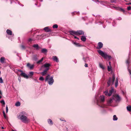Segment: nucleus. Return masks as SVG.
<instances>
[{"label":"nucleus","mask_w":131,"mask_h":131,"mask_svg":"<svg viewBox=\"0 0 131 131\" xmlns=\"http://www.w3.org/2000/svg\"><path fill=\"white\" fill-rule=\"evenodd\" d=\"M27 116V114L26 112L23 111L20 113L18 118L23 123H28L29 121Z\"/></svg>","instance_id":"obj_1"},{"label":"nucleus","mask_w":131,"mask_h":131,"mask_svg":"<svg viewBox=\"0 0 131 131\" xmlns=\"http://www.w3.org/2000/svg\"><path fill=\"white\" fill-rule=\"evenodd\" d=\"M99 98V100H98L97 98H96L97 101V104L100 107L102 108L106 107V105L103 104L105 100L104 96H101Z\"/></svg>","instance_id":"obj_2"},{"label":"nucleus","mask_w":131,"mask_h":131,"mask_svg":"<svg viewBox=\"0 0 131 131\" xmlns=\"http://www.w3.org/2000/svg\"><path fill=\"white\" fill-rule=\"evenodd\" d=\"M53 78V75L50 76V75L48 74L46 77L45 80V82H47L50 85H52L54 82Z\"/></svg>","instance_id":"obj_3"},{"label":"nucleus","mask_w":131,"mask_h":131,"mask_svg":"<svg viewBox=\"0 0 131 131\" xmlns=\"http://www.w3.org/2000/svg\"><path fill=\"white\" fill-rule=\"evenodd\" d=\"M115 75L114 74H113L112 75V78L110 77L109 80L107 82L108 86H109L110 85L111 82H112L113 84V83L115 81Z\"/></svg>","instance_id":"obj_4"},{"label":"nucleus","mask_w":131,"mask_h":131,"mask_svg":"<svg viewBox=\"0 0 131 131\" xmlns=\"http://www.w3.org/2000/svg\"><path fill=\"white\" fill-rule=\"evenodd\" d=\"M97 51L99 54L103 57H111V56L107 55L105 52H104L100 50Z\"/></svg>","instance_id":"obj_5"},{"label":"nucleus","mask_w":131,"mask_h":131,"mask_svg":"<svg viewBox=\"0 0 131 131\" xmlns=\"http://www.w3.org/2000/svg\"><path fill=\"white\" fill-rule=\"evenodd\" d=\"M50 65L49 63H46L42 66V68H45V70L47 69L48 71L49 69V67Z\"/></svg>","instance_id":"obj_6"},{"label":"nucleus","mask_w":131,"mask_h":131,"mask_svg":"<svg viewBox=\"0 0 131 131\" xmlns=\"http://www.w3.org/2000/svg\"><path fill=\"white\" fill-rule=\"evenodd\" d=\"M114 95H113L107 101V104L108 105H111V104L113 102V100H114Z\"/></svg>","instance_id":"obj_7"},{"label":"nucleus","mask_w":131,"mask_h":131,"mask_svg":"<svg viewBox=\"0 0 131 131\" xmlns=\"http://www.w3.org/2000/svg\"><path fill=\"white\" fill-rule=\"evenodd\" d=\"M114 100H115L116 102L119 101L120 100L121 98L118 94L116 96H114Z\"/></svg>","instance_id":"obj_8"},{"label":"nucleus","mask_w":131,"mask_h":131,"mask_svg":"<svg viewBox=\"0 0 131 131\" xmlns=\"http://www.w3.org/2000/svg\"><path fill=\"white\" fill-rule=\"evenodd\" d=\"M103 44L101 42H99L98 43V46L96 47V48L97 49H100L103 46Z\"/></svg>","instance_id":"obj_9"},{"label":"nucleus","mask_w":131,"mask_h":131,"mask_svg":"<svg viewBox=\"0 0 131 131\" xmlns=\"http://www.w3.org/2000/svg\"><path fill=\"white\" fill-rule=\"evenodd\" d=\"M77 32V35L79 36L80 35H84V32L82 30H77L76 31Z\"/></svg>","instance_id":"obj_10"},{"label":"nucleus","mask_w":131,"mask_h":131,"mask_svg":"<svg viewBox=\"0 0 131 131\" xmlns=\"http://www.w3.org/2000/svg\"><path fill=\"white\" fill-rule=\"evenodd\" d=\"M20 76L24 78H28V75L24 72L21 73L20 74Z\"/></svg>","instance_id":"obj_11"},{"label":"nucleus","mask_w":131,"mask_h":131,"mask_svg":"<svg viewBox=\"0 0 131 131\" xmlns=\"http://www.w3.org/2000/svg\"><path fill=\"white\" fill-rule=\"evenodd\" d=\"M27 66L30 69H33L34 66V64L31 65L29 63H28L27 64Z\"/></svg>","instance_id":"obj_12"},{"label":"nucleus","mask_w":131,"mask_h":131,"mask_svg":"<svg viewBox=\"0 0 131 131\" xmlns=\"http://www.w3.org/2000/svg\"><path fill=\"white\" fill-rule=\"evenodd\" d=\"M43 30L47 32H51V30L48 27H47L44 28L43 29Z\"/></svg>","instance_id":"obj_13"},{"label":"nucleus","mask_w":131,"mask_h":131,"mask_svg":"<svg viewBox=\"0 0 131 131\" xmlns=\"http://www.w3.org/2000/svg\"><path fill=\"white\" fill-rule=\"evenodd\" d=\"M69 32L70 33V34L73 35V36H74V35H77V34L76 31H69Z\"/></svg>","instance_id":"obj_14"},{"label":"nucleus","mask_w":131,"mask_h":131,"mask_svg":"<svg viewBox=\"0 0 131 131\" xmlns=\"http://www.w3.org/2000/svg\"><path fill=\"white\" fill-rule=\"evenodd\" d=\"M47 52V50L45 48L42 49L41 51V52L44 54H46Z\"/></svg>","instance_id":"obj_15"},{"label":"nucleus","mask_w":131,"mask_h":131,"mask_svg":"<svg viewBox=\"0 0 131 131\" xmlns=\"http://www.w3.org/2000/svg\"><path fill=\"white\" fill-rule=\"evenodd\" d=\"M5 58H1L0 61L1 63L2 64L6 63Z\"/></svg>","instance_id":"obj_16"},{"label":"nucleus","mask_w":131,"mask_h":131,"mask_svg":"<svg viewBox=\"0 0 131 131\" xmlns=\"http://www.w3.org/2000/svg\"><path fill=\"white\" fill-rule=\"evenodd\" d=\"M47 122L48 124L51 125H52L53 124V122L50 119H48L47 120Z\"/></svg>","instance_id":"obj_17"},{"label":"nucleus","mask_w":131,"mask_h":131,"mask_svg":"<svg viewBox=\"0 0 131 131\" xmlns=\"http://www.w3.org/2000/svg\"><path fill=\"white\" fill-rule=\"evenodd\" d=\"M104 94L106 96H110L111 95L108 92V90H106L104 92Z\"/></svg>","instance_id":"obj_18"},{"label":"nucleus","mask_w":131,"mask_h":131,"mask_svg":"<svg viewBox=\"0 0 131 131\" xmlns=\"http://www.w3.org/2000/svg\"><path fill=\"white\" fill-rule=\"evenodd\" d=\"M89 58H83V60L85 62H88L90 61Z\"/></svg>","instance_id":"obj_19"},{"label":"nucleus","mask_w":131,"mask_h":131,"mask_svg":"<svg viewBox=\"0 0 131 131\" xmlns=\"http://www.w3.org/2000/svg\"><path fill=\"white\" fill-rule=\"evenodd\" d=\"M6 32L8 35H12V31L10 30H9L8 29H7L6 30Z\"/></svg>","instance_id":"obj_20"},{"label":"nucleus","mask_w":131,"mask_h":131,"mask_svg":"<svg viewBox=\"0 0 131 131\" xmlns=\"http://www.w3.org/2000/svg\"><path fill=\"white\" fill-rule=\"evenodd\" d=\"M47 69L45 70L44 71L41 72V74L42 75H45L47 73Z\"/></svg>","instance_id":"obj_21"},{"label":"nucleus","mask_w":131,"mask_h":131,"mask_svg":"<svg viewBox=\"0 0 131 131\" xmlns=\"http://www.w3.org/2000/svg\"><path fill=\"white\" fill-rule=\"evenodd\" d=\"M52 59L53 61L57 62H59V59L58 58H52Z\"/></svg>","instance_id":"obj_22"},{"label":"nucleus","mask_w":131,"mask_h":131,"mask_svg":"<svg viewBox=\"0 0 131 131\" xmlns=\"http://www.w3.org/2000/svg\"><path fill=\"white\" fill-rule=\"evenodd\" d=\"M86 39V37L84 36H82L81 38V40L83 41H85Z\"/></svg>","instance_id":"obj_23"},{"label":"nucleus","mask_w":131,"mask_h":131,"mask_svg":"<svg viewBox=\"0 0 131 131\" xmlns=\"http://www.w3.org/2000/svg\"><path fill=\"white\" fill-rule=\"evenodd\" d=\"M118 119L116 115H114L113 116V119L114 121H116Z\"/></svg>","instance_id":"obj_24"},{"label":"nucleus","mask_w":131,"mask_h":131,"mask_svg":"<svg viewBox=\"0 0 131 131\" xmlns=\"http://www.w3.org/2000/svg\"><path fill=\"white\" fill-rule=\"evenodd\" d=\"M114 91V89L112 88L111 90H110L109 91V93L110 94V95H111V94H112V92L113 91Z\"/></svg>","instance_id":"obj_25"},{"label":"nucleus","mask_w":131,"mask_h":131,"mask_svg":"<svg viewBox=\"0 0 131 131\" xmlns=\"http://www.w3.org/2000/svg\"><path fill=\"white\" fill-rule=\"evenodd\" d=\"M118 80L117 79V78L116 79V82L115 83V86L116 87L118 85Z\"/></svg>","instance_id":"obj_26"},{"label":"nucleus","mask_w":131,"mask_h":131,"mask_svg":"<svg viewBox=\"0 0 131 131\" xmlns=\"http://www.w3.org/2000/svg\"><path fill=\"white\" fill-rule=\"evenodd\" d=\"M20 105V103L19 102H17L15 104V105L16 106H19Z\"/></svg>","instance_id":"obj_27"},{"label":"nucleus","mask_w":131,"mask_h":131,"mask_svg":"<svg viewBox=\"0 0 131 131\" xmlns=\"http://www.w3.org/2000/svg\"><path fill=\"white\" fill-rule=\"evenodd\" d=\"M43 58H42L40 60L38 61L37 62V63L38 64H39L41 62H42V61H43Z\"/></svg>","instance_id":"obj_28"},{"label":"nucleus","mask_w":131,"mask_h":131,"mask_svg":"<svg viewBox=\"0 0 131 131\" xmlns=\"http://www.w3.org/2000/svg\"><path fill=\"white\" fill-rule=\"evenodd\" d=\"M33 47L35 48H36L37 49H38L39 48V46L38 44H35L34 45Z\"/></svg>","instance_id":"obj_29"},{"label":"nucleus","mask_w":131,"mask_h":131,"mask_svg":"<svg viewBox=\"0 0 131 131\" xmlns=\"http://www.w3.org/2000/svg\"><path fill=\"white\" fill-rule=\"evenodd\" d=\"M99 66H100V67L102 69H104V68L103 66V65L101 64V63H99Z\"/></svg>","instance_id":"obj_30"},{"label":"nucleus","mask_w":131,"mask_h":131,"mask_svg":"<svg viewBox=\"0 0 131 131\" xmlns=\"http://www.w3.org/2000/svg\"><path fill=\"white\" fill-rule=\"evenodd\" d=\"M127 110L129 111H131V106H127Z\"/></svg>","instance_id":"obj_31"},{"label":"nucleus","mask_w":131,"mask_h":131,"mask_svg":"<svg viewBox=\"0 0 131 131\" xmlns=\"http://www.w3.org/2000/svg\"><path fill=\"white\" fill-rule=\"evenodd\" d=\"M119 11L122 12L124 13H125V11L123 9L121 8H119Z\"/></svg>","instance_id":"obj_32"},{"label":"nucleus","mask_w":131,"mask_h":131,"mask_svg":"<svg viewBox=\"0 0 131 131\" xmlns=\"http://www.w3.org/2000/svg\"><path fill=\"white\" fill-rule=\"evenodd\" d=\"M108 70L109 71H110L111 70V66H108L107 67Z\"/></svg>","instance_id":"obj_33"},{"label":"nucleus","mask_w":131,"mask_h":131,"mask_svg":"<svg viewBox=\"0 0 131 131\" xmlns=\"http://www.w3.org/2000/svg\"><path fill=\"white\" fill-rule=\"evenodd\" d=\"M102 113L103 114H105L107 113V111L106 110L104 109L102 111Z\"/></svg>","instance_id":"obj_34"},{"label":"nucleus","mask_w":131,"mask_h":131,"mask_svg":"<svg viewBox=\"0 0 131 131\" xmlns=\"http://www.w3.org/2000/svg\"><path fill=\"white\" fill-rule=\"evenodd\" d=\"M53 28H58V25L56 24H54L53 25Z\"/></svg>","instance_id":"obj_35"},{"label":"nucleus","mask_w":131,"mask_h":131,"mask_svg":"<svg viewBox=\"0 0 131 131\" xmlns=\"http://www.w3.org/2000/svg\"><path fill=\"white\" fill-rule=\"evenodd\" d=\"M39 80L41 81H43L44 80V79L43 77H41L39 78Z\"/></svg>","instance_id":"obj_36"},{"label":"nucleus","mask_w":131,"mask_h":131,"mask_svg":"<svg viewBox=\"0 0 131 131\" xmlns=\"http://www.w3.org/2000/svg\"><path fill=\"white\" fill-rule=\"evenodd\" d=\"M0 102L1 103L3 104V105H5V103L4 100H2Z\"/></svg>","instance_id":"obj_37"},{"label":"nucleus","mask_w":131,"mask_h":131,"mask_svg":"<svg viewBox=\"0 0 131 131\" xmlns=\"http://www.w3.org/2000/svg\"><path fill=\"white\" fill-rule=\"evenodd\" d=\"M34 74V72L32 71L30 72L29 73V75L32 76Z\"/></svg>","instance_id":"obj_38"},{"label":"nucleus","mask_w":131,"mask_h":131,"mask_svg":"<svg viewBox=\"0 0 131 131\" xmlns=\"http://www.w3.org/2000/svg\"><path fill=\"white\" fill-rule=\"evenodd\" d=\"M21 48L22 49H25V47L23 45H21Z\"/></svg>","instance_id":"obj_39"},{"label":"nucleus","mask_w":131,"mask_h":131,"mask_svg":"<svg viewBox=\"0 0 131 131\" xmlns=\"http://www.w3.org/2000/svg\"><path fill=\"white\" fill-rule=\"evenodd\" d=\"M3 82V79H2V77L0 78V83H2Z\"/></svg>","instance_id":"obj_40"},{"label":"nucleus","mask_w":131,"mask_h":131,"mask_svg":"<svg viewBox=\"0 0 131 131\" xmlns=\"http://www.w3.org/2000/svg\"><path fill=\"white\" fill-rule=\"evenodd\" d=\"M131 9V7L130 6H129L127 8V9L128 10H130Z\"/></svg>","instance_id":"obj_41"},{"label":"nucleus","mask_w":131,"mask_h":131,"mask_svg":"<svg viewBox=\"0 0 131 131\" xmlns=\"http://www.w3.org/2000/svg\"><path fill=\"white\" fill-rule=\"evenodd\" d=\"M8 108L7 107V106L6 107V113H7L8 112Z\"/></svg>","instance_id":"obj_42"},{"label":"nucleus","mask_w":131,"mask_h":131,"mask_svg":"<svg viewBox=\"0 0 131 131\" xmlns=\"http://www.w3.org/2000/svg\"><path fill=\"white\" fill-rule=\"evenodd\" d=\"M32 40V39H31L30 38H29L28 40V41L29 42H31Z\"/></svg>","instance_id":"obj_43"},{"label":"nucleus","mask_w":131,"mask_h":131,"mask_svg":"<svg viewBox=\"0 0 131 131\" xmlns=\"http://www.w3.org/2000/svg\"><path fill=\"white\" fill-rule=\"evenodd\" d=\"M60 120L61 121H64V122H66V121H65L64 119V118H62V119H61V118L60 119Z\"/></svg>","instance_id":"obj_44"},{"label":"nucleus","mask_w":131,"mask_h":131,"mask_svg":"<svg viewBox=\"0 0 131 131\" xmlns=\"http://www.w3.org/2000/svg\"><path fill=\"white\" fill-rule=\"evenodd\" d=\"M84 66L85 67H88V64L87 63H85V65H84Z\"/></svg>","instance_id":"obj_45"},{"label":"nucleus","mask_w":131,"mask_h":131,"mask_svg":"<svg viewBox=\"0 0 131 131\" xmlns=\"http://www.w3.org/2000/svg\"><path fill=\"white\" fill-rule=\"evenodd\" d=\"M18 80L19 82L21 81V78L20 77H18Z\"/></svg>","instance_id":"obj_46"},{"label":"nucleus","mask_w":131,"mask_h":131,"mask_svg":"<svg viewBox=\"0 0 131 131\" xmlns=\"http://www.w3.org/2000/svg\"><path fill=\"white\" fill-rule=\"evenodd\" d=\"M74 62L75 63H77V61L76 59H74Z\"/></svg>","instance_id":"obj_47"},{"label":"nucleus","mask_w":131,"mask_h":131,"mask_svg":"<svg viewBox=\"0 0 131 131\" xmlns=\"http://www.w3.org/2000/svg\"><path fill=\"white\" fill-rule=\"evenodd\" d=\"M126 63L128 64H129V62L128 61V60H127L126 61Z\"/></svg>","instance_id":"obj_48"},{"label":"nucleus","mask_w":131,"mask_h":131,"mask_svg":"<svg viewBox=\"0 0 131 131\" xmlns=\"http://www.w3.org/2000/svg\"><path fill=\"white\" fill-rule=\"evenodd\" d=\"M18 71H19V72H21V73L23 72V71L22 70H18Z\"/></svg>","instance_id":"obj_49"},{"label":"nucleus","mask_w":131,"mask_h":131,"mask_svg":"<svg viewBox=\"0 0 131 131\" xmlns=\"http://www.w3.org/2000/svg\"><path fill=\"white\" fill-rule=\"evenodd\" d=\"M3 116H4V118H6V116L5 113V114H3Z\"/></svg>","instance_id":"obj_50"},{"label":"nucleus","mask_w":131,"mask_h":131,"mask_svg":"<svg viewBox=\"0 0 131 131\" xmlns=\"http://www.w3.org/2000/svg\"><path fill=\"white\" fill-rule=\"evenodd\" d=\"M34 80L36 82H38V81L37 80L35 79Z\"/></svg>","instance_id":"obj_51"},{"label":"nucleus","mask_w":131,"mask_h":131,"mask_svg":"<svg viewBox=\"0 0 131 131\" xmlns=\"http://www.w3.org/2000/svg\"><path fill=\"white\" fill-rule=\"evenodd\" d=\"M0 95H2V93L0 90Z\"/></svg>","instance_id":"obj_52"},{"label":"nucleus","mask_w":131,"mask_h":131,"mask_svg":"<svg viewBox=\"0 0 131 131\" xmlns=\"http://www.w3.org/2000/svg\"><path fill=\"white\" fill-rule=\"evenodd\" d=\"M126 5H129V4H131V3H129L126 4Z\"/></svg>","instance_id":"obj_53"},{"label":"nucleus","mask_w":131,"mask_h":131,"mask_svg":"<svg viewBox=\"0 0 131 131\" xmlns=\"http://www.w3.org/2000/svg\"><path fill=\"white\" fill-rule=\"evenodd\" d=\"M74 44H75V45H77L78 44V43H76L75 42H74Z\"/></svg>","instance_id":"obj_54"},{"label":"nucleus","mask_w":131,"mask_h":131,"mask_svg":"<svg viewBox=\"0 0 131 131\" xmlns=\"http://www.w3.org/2000/svg\"><path fill=\"white\" fill-rule=\"evenodd\" d=\"M109 65L110 66H111V62H109Z\"/></svg>","instance_id":"obj_55"},{"label":"nucleus","mask_w":131,"mask_h":131,"mask_svg":"<svg viewBox=\"0 0 131 131\" xmlns=\"http://www.w3.org/2000/svg\"><path fill=\"white\" fill-rule=\"evenodd\" d=\"M129 73L131 75V71L130 70V71H129Z\"/></svg>","instance_id":"obj_56"},{"label":"nucleus","mask_w":131,"mask_h":131,"mask_svg":"<svg viewBox=\"0 0 131 131\" xmlns=\"http://www.w3.org/2000/svg\"><path fill=\"white\" fill-rule=\"evenodd\" d=\"M5 114V112L4 111H3V114Z\"/></svg>","instance_id":"obj_57"},{"label":"nucleus","mask_w":131,"mask_h":131,"mask_svg":"<svg viewBox=\"0 0 131 131\" xmlns=\"http://www.w3.org/2000/svg\"><path fill=\"white\" fill-rule=\"evenodd\" d=\"M74 36L75 38L77 39V37L76 36Z\"/></svg>","instance_id":"obj_58"},{"label":"nucleus","mask_w":131,"mask_h":131,"mask_svg":"<svg viewBox=\"0 0 131 131\" xmlns=\"http://www.w3.org/2000/svg\"><path fill=\"white\" fill-rule=\"evenodd\" d=\"M1 128L2 129H4V127H3V126Z\"/></svg>","instance_id":"obj_59"},{"label":"nucleus","mask_w":131,"mask_h":131,"mask_svg":"<svg viewBox=\"0 0 131 131\" xmlns=\"http://www.w3.org/2000/svg\"><path fill=\"white\" fill-rule=\"evenodd\" d=\"M52 57H55V58H56V57H56V56H53Z\"/></svg>","instance_id":"obj_60"},{"label":"nucleus","mask_w":131,"mask_h":131,"mask_svg":"<svg viewBox=\"0 0 131 131\" xmlns=\"http://www.w3.org/2000/svg\"><path fill=\"white\" fill-rule=\"evenodd\" d=\"M12 131H15V130H14L13 129L12 130Z\"/></svg>","instance_id":"obj_61"},{"label":"nucleus","mask_w":131,"mask_h":131,"mask_svg":"<svg viewBox=\"0 0 131 131\" xmlns=\"http://www.w3.org/2000/svg\"><path fill=\"white\" fill-rule=\"evenodd\" d=\"M66 130H67L68 131V128L66 127Z\"/></svg>","instance_id":"obj_62"},{"label":"nucleus","mask_w":131,"mask_h":131,"mask_svg":"<svg viewBox=\"0 0 131 131\" xmlns=\"http://www.w3.org/2000/svg\"><path fill=\"white\" fill-rule=\"evenodd\" d=\"M77 39L78 40H79V38L78 37H77Z\"/></svg>","instance_id":"obj_63"},{"label":"nucleus","mask_w":131,"mask_h":131,"mask_svg":"<svg viewBox=\"0 0 131 131\" xmlns=\"http://www.w3.org/2000/svg\"><path fill=\"white\" fill-rule=\"evenodd\" d=\"M1 98H2V96H0V99H1Z\"/></svg>","instance_id":"obj_64"}]
</instances>
